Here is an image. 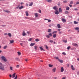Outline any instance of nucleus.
Returning a JSON list of instances; mask_svg holds the SVG:
<instances>
[{"instance_id":"nucleus-1","label":"nucleus","mask_w":79,"mask_h":79,"mask_svg":"<svg viewBox=\"0 0 79 79\" xmlns=\"http://www.w3.org/2000/svg\"><path fill=\"white\" fill-rule=\"evenodd\" d=\"M1 58L2 60H3L5 62H6L7 61V60H6V58L4 56H1Z\"/></svg>"},{"instance_id":"nucleus-2","label":"nucleus","mask_w":79,"mask_h":79,"mask_svg":"<svg viewBox=\"0 0 79 79\" xmlns=\"http://www.w3.org/2000/svg\"><path fill=\"white\" fill-rule=\"evenodd\" d=\"M0 69H1L2 70H5V67H4V66L3 65L0 66Z\"/></svg>"},{"instance_id":"nucleus-3","label":"nucleus","mask_w":79,"mask_h":79,"mask_svg":"<svg viewBox=\"0 0 79 79\" xmlns=\"http://www.w3.org/2000/svg\"><path fill=\"white\" fill-rule=\"evenodd\" d=\"M55 13L56 15H58L60 13H59V11H58V9L57 10H56L55 12Z\"/></svg>"},{"instance_id":"nucleus-4","label":"nucleus","mask_w":79,"mask_h":79,"mask_svg":"<svg viewBox=\"0 0 79 79\" xmlns=\"http://www.w3.org/2000/svg\"><path fill=\"white\" fill-rule=\"evenodd\" d=\"M53 9H54V10H58V8L57 6H55L53 7Z\"/></svg>"},{"instance_id":"nucleus-5","label":"nucleus","mask_w":79,"mask_h":79,"mask_svg":"<svg viewBox=\"0 0 79 79\" xmlns=\"http://www.w3.org/2000/svg\"><path fill=\"white\" fill-rule=\"evenodd\" d=\"M73 45L74 47H78V45H77V44L76 43H73Z\"/></svg>"},{"instance_id":"nucleus-6","label":"nucleus","mask_w":79,"mask_h":79,"mask_svg":"<svg viewBox=\"0 0 79 79\" xmlns=\"http://www.w3.org/2000/svg\"><path fill=\"white\" fill-rule=\"evenodd\" d=\"M61 20L63 23H66V19L63 18H62L61 19Z\"/></svg>"},{"instance_id":"nucleus-7","label":"nucleus","mask_w":79,"mask_h":79,"mask_svg":"<svg viewBox=\"0 0 79 79\" xmlns=\"http://www.w3.org/2000/svg\"><path fill=\"white\" fill-rule=\"evenodd\" d=\"M64 71V68L63 67H62L61 68V73H63Z\"/></svg>"},{"instance_id":"nucleus-8","label":"nucleus","mask_w":79,"mask_h":79,"mask_svg":"<svg viewBox=\"0 0 79 79\" xmlns=\"http://www.w3.org/2000/svg\"><path fill=\"white\" fill-rule=\"evenodd\" d=\"M71 68L72 70H73V71H74V70H75V69H74V67L73 66V65H72L71 66Z\"/></svg>"},{"instance_id":"nucleus-9","label":"nucleus","mask_w":79,"mask_h":79,"mask_svg":"<svg viewBox=\"0 0 79 79\" xmlns=\"http://www.w3.org/2000/svg\"><path fill=\"white\" fill-rule=\"evenodd\" d=\"M59 12H60V13H61L62 12V10H61V8L60 7L59 8Z\"/></svg>"},{"instance_id":"nucleus-10","label":"nucleus","mask_w":79,"mask_h":79,"mask_svg":"<svg viewBox=\"0 0 79 79\" xmlns=\"http://www.w3.org/2000/svg\"><path fill=\"white\" fill-rule=\"evenodd\" d=\"M25 13L26 14V16H29V14H28V12L27 11H26Z\"/></svg>"},{"instance_id":"nucleus-11","label":"nucleus","mask_w":79,"mask_h":79,"mask_svg":"<svg viewBox=\"0 0 79 79\" xmlns=\"http://www.w3.org/2000/svg\"><path fill=\"white\" fill-rule=\"evenodd\" d=\"M52 71L53 73H55V71H56V68L53 69L52 70Z\"/></svg>"},{"instance_id":"nucleus-12","label":"nucleus","mask_w":79,"mask_h":79,"mask_svg":"<svg viewBox=\"0 0 79 79\" xmlns=\"http://www.w3.org/2000/svg\"><path fill=\"white\" fill-rule=\"evenodd\" d=\"M59 61V62H60L61 63H63V60H61L60 59L59 60H58Z\"/></svg>"},{"instance_id":"nucleus-13","label":"nucleus","mask_w":79,"mask_h":79,"mask_svg":"<svg viewBox=\"0 0 79 79\" xmlns=\"http://www.w3.org/2000/svg\"><path fill=\"white\" fill-rule=\"evenodd\" d=\"M35 15L36 18L38 17V14L37 13H35Z\"/></svg>"},{"instance_id":"nucleus-14","label":"nucleus","mask_w":79,"mask_h":79,"mask_svg":"<svg viewBox=\"0 0 79 79\" xmlns=\"http://www.w3.org/2000/svg\"><path fill=\"white\" fill-rule=\"evenodd\" d=\"M54 58L55 59H56V60H60V59H59V57H56V56H55L54 57Z\"/></svg>"},{"instance_id":"nucleus-15","label":"nucleus","mask_w":79,"mask_h":79,"mask_svg":"<svg viewBox=\"0 0 79 79\" xmlns=\"http://www.w3.org/2000/svg\"><path fill=\"white\" fill-rule=\"evenodd\" d=\"M35 44V43H31L30 45L31 47H32V46H34Z\"/></svg>"},{"instance_id":"nucleus-16","label":"nucleus","mask_w":79,"mask_h":79,"mask_svg":"<svg viewBox=\"0 0 79 79\" xmlns=\"http://www.w3.org/2000/svg\"><path fill=\"white\" fill-rule=\"evenodd\" d=\"M24 8V6H21L19 7V9H20V10H21V9H22V8Z\"/></svg>"},{"instance_id":"nucleus-17","label":"nucleus","mask_w":79,"mask_h":79,"mask_svg":"<svg viewBox=\"0 0 79 79\" xmlns=\"http://www.w3.org/2000/svg\"><path fill=\"white\" fill-rule=\"evenodd\" d=\"M32 39H33V38H30L28 40V41H29V42H31V40H32Z\"/></svg>"},{"instance_id":"nucleus-18","label":"nucleus","mask_w":79,"mask_h":79,"mask_svg":"<svg viewBox=\"0 0 79 79\" xmlns=\"http://www.w3.org/2000/svg\"><path fill=\"white\" fill-rule=\"evenodd\" d=\"M57 26L58 28H61V26H60V24H58Z\"/></svg>"},{"instance_id":"nucleus-19","label":"nucleus","mask_w":79,"mask_h":79,"mask_svg":"<svg viewBox=\"0 0 79 79\" xmlns=\"http://www.w3.org/2000/svg\"><path fill=\"white\" fill-rule=\"evenodd\" d=\"M46 1L47 2H48L49 3H51L52 2V0H48Z\"/></svg>"},{"instance_id":"nucleus-20","label":"nucleus","mask_w":79,"mask_h":79,"mask_svg":"<svg viewBox=\"0 0 79 79\" xmlns=\"http://www.w3.org/2000/svg\"><path fill=\"white\" fill-rule=\"evenodd\" d=\"M8 36H9L10 37H11V34L10 33H9L8 34Z\"/></svg>"},{"instance_id":"nucleus-21","label":"nucleus","mask_w":79,"mask_h":79,"mask_svg":"<svg viewBox=\"0 0 79 79\" xmlns=\"http://www.w3.org/2000/svg\"><path fill=\"white\" fill-rule=\"evenodd\" d=\"M53 37L54 38H55V37H56V34H55L53 35Z\"/></svg>"},{"instance_id":"nucleus-22","label":"nucleus","mask_w":79,"mask_h":79,"mask_svg":"<svg viewBox=\"0 0 79 79\" xmlns=\"http://www.w3.org/2000/svg\"><path fill=\"white\" fill-rule=\"evenodd\" d=\"M15 75H16V73H14L12 75V77H14V78L15 77Z\"/></svg>"},{"instance_id":"nucleus-23","label":"nucleus","mask_w":79,"mask_h":79,"mask_svg":"<svg viewBox=\"0 0 79 79\" xmlns=\"http://www.w3.org/2000/svg\"><path fill=\"white\" fill-rule=\"evenodd\" d=\"M23 36H25V35H26V34L25 32H23Z\"/></svg>"},{"instance_id":"nucleus-24","label":"nucleus","mask_w":79,"mask_h":79,"mask_svg":"<svg viewBox=\"0 0 79 79\" xmlns=\"http://www.w3.org/2000/svg\"><path fill=\"white\" fill-rule=\"evenodd\" d=\"M74 24H78L79 23H78V22H77L76 21H74Z\"/></svg>"},{"instance_id":"nucleus-25","label":"nucleus","mask_w":79,"mask_h":79,"mask_svg":"<svg viewBox=\"0 0 79 79\" xmlns=\"http://www.w3.org/2000/svg\"><path fill=\"white\" fill-rule=\"evenodd\" d=\"M48 32H52V30H51V29H49L48 30Z\"/></svg>"},{"instance_id":"nucleus-26","label":"nucleus","mask_w":79,"mask_h":79,"mask_svg":"<svg viewBox=\"0 0 79 79\" xmlns=\"http://www.w3.org/2000/svg\"><path fill=\"white\" fill-rule=\"evenodd\" d=\"M33 5V2H31L30 3V4L29 5V6H32V5Z\"/></svg>"},{"instance_id":"nucleus-27","label":"nucleus","mask_w":79,"mask_h":79,"mask_svg":"<svg viewBox=\"0 0 79 79\" xmlns=\"http://www.w3.org/2000/svg\"><path fill=\"white\" fill-rule=\"evenodd\" d=\"M10 42L11 44H13V43H14V40H10Z\"/></svg>"},{"instance_id":"nucleus-28","label":"nucleus","mask_w":79,"mask_h":79,"mask_svg":"<svg viewBox=\"0 0 79 79\" xmlns=\"http://www.w3.org/2000/svg\"><path fill=\"white\" fill-rule=\"evenodd\" d=\"M49 67H50V68H52V67H53V65H52L51 64H49Z\"/></svg>"},{"instance_id":"nucleus-29","label":"nucleus","mask_w":79,"mask_h":79,"mask_svg":"<svg viewBox=\"0 0 79 79\" xmlns=\"http://www.w3.org/2000/svg\"><path fill=\"white\" fill-rule=\"evenodd\" d=\"M4 11H5V12H6V13H10V11L8 10H4Z\"/></svg>"},{"instance_id":"nucleus-30","label":"nucleus","mask_w":79,"mask_h":79,"mask_svg":"<svg viewBox=\"0 0 79 79\" xmlns=\"http://www.w3.org/2000/svg\"><path fill=\"white\" fill-rule=\"evenodd\" d=\"M75 30H79V27H77L75 28Z\"/></svg>"},{"instance_id":"nucleus-31","label":"nucleus","mask_w":79,"mask_h":79,"mask_svg":"<svg viewBox=\"0 0 79 79\" xmlns=\"http://www.w3.org/2000/svg\"><path fill=\"white\" fill-rule=\"evenodd\" d=\"M7 48V46H4V47H3V48L5 50V49H6V48Z\"/></svg>"},{"instance_id":"nucleus-32","label":"nucleus","mask_w":79,"mask_h":79,"mask_svg":"<svg viewBox=\"0 0 79 79\" xmlns=\"http://www.w3.org/2000/svg\"><path fill=\"white\" fill-rule=\"evenodd\" d=\"M46 37H47V38H50V36H49V35H46Z\"/></svg>"},{"instance_id":"nucleus-33","label":"nucleus","mask_w":79,"mask_h":79,"mask_svg":"<svg viewBox=\"0 0 79 79\" xmlns=\"http://www.w3.org/2000/svg\"><path fill=\"white\" fill-rule=\"evenodd\" d=\"M35 41H36V42H39V40L38 39H36L35 40Z\"/></svg>"},{"instance_id":"nucleus-34","label":"nucleus","mask_w":79,"mask_h":79,"mask_svg":"<svg viewBox=\"0 0 79 79\" xmlns=\"http://www.w3.org/2000/svg\"><path fill=\"white\" fill-rule=\"evenodd\" d=\"M70 4H71L72 5H73V1H71L70 2Z\"/></svg>"},{"instance_id":"nucleus-35","label":"nucleus","mask_w":79,"mask_h":79,"mask_svg":"<svg viewBox=\"0 0 79 79\" xmlns=\"http://www.w3.org/2000/svg\"><path fill=\"white\" fill-rule=\"evenodd\" d=\"M15 60H16L17 61H19V59L18 58H15Z\"/></svg>"},{"instance_id":"nucleus-36","label":"nucleus","mask_w":79,"mask_h":79,"mask_svg":"<svg viewBox=\"0 0 79 79\" xmlns=\"http://www.w3.org/2000/svg\"><path fill=\"white\" fill-rule=\"evenodd\" d=\"M48 35H49V36H50L51 37H52V33H49Z\"/></svg>"},{"instance_id":"nucleus-37","label":"nucleus","mask_w":79,"mask_h":79,"mask_svg":"<svg viewBox=\"0 0 79 79\" xmlns=\"http://www.w3.org/2000/svg\"><path fill=\"white\" fill-rule=\"evenodd\" d=\"M40 49H41V51H42V50H43V48H42V47H40Z\"/></svg>"},{"instance_id":"nucleus-38","label":"nucleus","mask_w":79,"mask_h":79,"mask_svg":"<svg viewBox=\"0 0 79 79\" xmlns=\"http://www.w3.org/2000/svg\"><path fill=\"white\" fill-rule=\"evenodd\" d=\"M47 21H48V23H50V22H51V21H52V20H51L48 19L47 20Z\"/></svg>"},{"instance_id":"nucleus-39","label":"nucleus","mask_w":79,"mask_h":79,"mask_svg":"<svg viewBox=\"0 0 79 79\" xmlns=\"http://www.w3.org/2000/svg\"><path fill=\"white\" fill-rule=\"evenodd\" d=\"M65 14H68L69 13V12L68 11H66L65 12Z\"/></svg>"},{"instance_id":"nucleus-40","label":"nucleus","mask_w":79,"mask_h":79,"mask_svg":"<svg viewBox=\"0 0 79 79\" xmlns=\"http://www.w3.org/2000/svg\"><path fill=\"white\" fill-rule=\"evenodd\" d=\"M63 42H64V43H66L67 42V40H63Z\"/></svg>"},{"instance_id":"nucleus-41","label":"nucleus","mask_w":79,"mask_h":79,"mask_svg":"<svg viewBox=\"0 0 79 79\" xmlns=\"http://www.w3.org/2000/svg\"><path fill=\"white\" fill-rule=\"evenodd\" d=\"M37 46H35V50H37Z\"/></svg>"},{"instance_id":"nucleus-42","label":"nucleus","mask_w":79,"mask_h":79,"mask_svg":"<svg viewBox=\"0 0 79 79\" xmlns=\"http://www.w3.org/2000/svg\"><path fill=\"white\" fill-rule=\"evenodd\" d=\"M51 43H53V40H50L49 41Z\"/></svg>"},{"instance_id":"nucleus-43","label":"nucleus","mask_w":79,"mask_h":79,"mask_svg":"<svg viewBox=\"0 0 79 79\" xmlns=\"http://www.w3.org/2000/svg\"><path fill=\"white\" fill-rule=\"evenodd\" d=\"M71 48V47L70 46L68 47L67 48V50H69V48Z\"/></svg>"},{"instance_id":"nucleus-44","label":"nucleus","mask_w":79,"mask_h":79,"mask_svg":"<svg viewBox=\"0 0 79 79\" xmlns=\"http://www.w3.org/2000/svg\"><path fill=\"white\" fill-rule=\"evenodd\" d=\"M17 53L19 55H21V53L20 52H18Z\"/></svg>"},{"instance_id":"nucleus-45","label":"nucleus","mask_w":79,"mask_h":79,"mask_svg":"<svg viewBox=\"0 0 79 79\" xmlns=\"http://www.w3.org/2000/svg\"><path fill=\"white\" fill-rule=\"evenodd\" d=\"M16 68H18L19 67V65H18L16 66Z\"/></svg>"},{"instance_id":"nucleus-46","label":"nucleus","mask_w":79,"mask_h":79,"mask_svg":"<svg viewBox=\"0 0 79 79\" xmlns=\"http://www.w3.org/2000/svg\"><path fill=\"white\" fill-rule=\"evenodd\" d=\"M62 54L63 55H66V53L65 52H63L62 53Z\"/></svg>"},{"instance_id":"nucleus-47","label":"nucleus","mask_w":79,"mask_h":79,"mask_svg":"<svg viewBox=\"0 0 79 79\" xmlns=\"http://www.w3.org/2000/svg\"><path fill=\"white\" fill-rule=\"evenodd\" d=\"M66 10H69V7H67Z\"/></svg>"},{"instance_id":"nucleus-48","label":"nucleus","mask_w":79,"mask_h":79,"mask_svg":"<svg viewBox=\"0 0 79 79\" xmlns=\"http://www.w3.org/2000/svg\"><path fill=\"white\" fill-rule=\"evenodd\" d=\"M10 69L11 70V71H12V70H13V67H10Z\"/></svg>"},{"instance_id":"nucleus-49","label":"nucleus","mask_w":79,"mask_h":79,"mask_svg":"<svg viewBox=\"0 0 79 79\" xmlns=\"http://www.w3.org/2000/svg\"><path fill=\"white\" fill-rule=\"evenodd\" d=\"M45 46H46V49L48 50V47H47V46L46 45Z\"/></svg>"},{"instance_id":"nucleus-50","label":"nucleus","mask_w":79,"mask_h":79,"mask_svg":"<svg viewBox=\"0 0 79 79\" xmlns=\"http://www.w3.org/2000/svg\"><path fill=\"white\" fill-rule=\"evenodd\" d=\"M1 26H2V27H6V25H1Z\"/></svg>"},{"instance_id":"nucleus-51","label":"nucleus","mask_w":79,"mask_h":79,"mask_svg":"<svg viewBox=\"0 0 79 79\" xmlns=\"http://www.w3.org/2000/svg\"><path fill=\"white\" fill-rule=\"evenodd\" d=\"M56 32H57V31H53V32H52V34H55V33H56Z\"/></svg>"},{"instance_id":"nucleus-52","label":"nucleus","mask_w":79,"mask_h":79,"mask_svg":"<svg viewBox=\"0 0 79 79\" xmlns=\"http://www.w3.org/2000/svg\"><path fill=\"white\" fill-rule=\"evenodd\" d=\"M39 12L40 13H41V10H39Z\"/></svg>"},{"instance_id":"nucleus-53","label":"nucleus","mask_w":79,"mask_h":79,"mask_svg":"<svg viewBox=\"0 0 79 79\" xmlns=\"http://www.w3.org/2000/svg\"><path fill=\"white\" fill-rule=\"evenodd\" d=\"M66 77H64L62 78V79H66Z\"/></svg>"},{"instance_id":"nucleus-54","label":"nucleus","mask_w":79,"mask_h":79,"mask_svg":"<svg viewBox=\"0 0 79 79\" xmlns=\"http://www.w3.org/2000/svg\"><path fill=\"white\" fill-rule=\"evenodd\" d=\"M2 63L0 62V66H2Z\"/></svg>"},{"instance_id":"nucleus-55","label":"nucleus","mask_w":79,"mask_h":79,"mask_svg":"<svg viewBox=\"0 0 79 79\" xmlns=\"http://www.w3.org/2000/svg\"><path fill=\"white\" fill-rule=\"evenodd\" d=\"M69 6H70V7H72V5H71L70 4H69Z\"/></svg>"},{"instance_id":"nucleus-56","label":"nucleus","mask_w":79,"mask_h":79,"mask_svg":"<svg viewBox=\"0 0 79 79\" xmlns=\"http://www.w3.org/2000/svg\"><path fill=\"white\" fill-rule=\"evenodd\" d=\"M17 77H17V75H16V77H15V78H14V79H17Z\"/></svg>"},{"instance_id":"nucleus-57","label":"nucleus","mask_w":79,"mask_h":79,"mask_svg":"<svg viewBox=\"0 0 79 79\" xmlns=\"http://www.w3.org/2000/svg\"><path fill=\"white\" fill-rule=\"evenodd\" d=\"M64 3H67V1H63Z\"/></svg>"},{"instance_id":"nucleus-58","label":"nucleus","mask_w":79,"mask_h":79,"mask_svg":"<svg viewBox=\"0 0 79 79\" xmlns=\"http://www.w3.org/2000/svg\"><path fill=\"white\" fill-rule=\"evenodd\" d=\"M76 4H77V5H79V2H77Z\"/></svg>"},{"instance_id":"nucleus-59","label":"nucleus","mask_w":79,"mask_h":79,"mask_svg":"<svg viewBox=\"0 0 79 79\" xmlns=\"http://www.w3.org/2000/svg\"><path fill=\"white\" fill-rule=\"evenodd\" d=\"M19 6H18L17 7H16L17 9H18V8H19Z\"/></svg>"},{"instance_id":"nucleus-60","label":"nucleus","mask_w":79,"mask_h":79,"mask_svg":"<svg viewBox=\"0 0 79 79\" xmlns=\"http://www.w3.org/2000/svg\"><path fill=\"white\" fill-rule=\"evenodd\" d=\"M4 35H7V33H4Z\"/></svg>"},{"instance_id":"nucleus-61","label":"nucleus","mask_w":79,"mask_h":79,"mask_svg":"<svg viewBox=\"0 0 79 79\" xmlns=\"http://www.w3.org/2000/svg\"><path fill=\"white\" fill-rule=\"evenodd\" d=\"M77 74L78 75H79V71H78L77 72Z\"/></svg>"},{"instance_id":"nucleus-62","label":"nucleus","mask_w":79,"mask_h":79,"mask_svg":"<svg viewBox=\"0 0 79 79\" xmlns=\"http://www.w3.org/2000/svg\"><path fill=\"white\" fill-rule=\"evenodd\" d=\"M27 32L28 34H29V33H30L29 32L27 31Z\"/></svg>"},{"instance_id":"nucleus-63","label":"nucleus","mask_w":79,"mask_h":79,"mask_svg":"<svg viewBox=\"0 0 79 79\" xmlns=\"http://www.w3.org/2000/svg\"><path fill=\"white\" fill-rule=\"evenodd\" d=\"M74 10H78V9L77 8H75V9H74Z\"/></svg>"},{"instance_id":"nucleus-64","label":"nucleus","mask_w":79,"mask_h":79,"mask_svg":"<svg viewBox=\"0 0 79 79\" xmlns=\"http://www.w3.org/2000/svg\"><path fill=\"white\" fill-rule=\"evenodd\" d=\"M9 76H10V77H11V74H10L9 75Z\"/></svg>"}]
</instances>
